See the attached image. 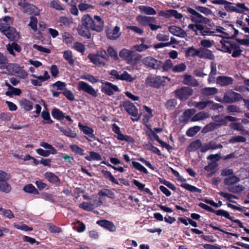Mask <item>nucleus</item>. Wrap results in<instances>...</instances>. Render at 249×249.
Segmentation results:
<instances>
[{"instance_id": "nucleus-12", "label": "nucleus", "mask_w": 249, "mask_h": 249, "mask_svg": "<svg viewBox=\"0 0 249 249\" xmlns=\"http://www.w3.org/2000/svg\"><path fill=\"white\" fill-rule=\"evenodd\" d=\"M99 196V200L96 202V206H100L103 203V197L107 196L109 198H113L114 197V193L111 190L107 189H103L98 192Z\"/></svg>"}, {"instance_id": "nucleus-3", "label": "nucleus", "mask_w": 249, "mask_h": 249, "mask_svg": "<svg viewBox=\"0 0 249 249\" xmlns=\"http://www.w3.org/2000/svg\"><path fill=\"white\" fill-rule=\"evenodd\" d=\"M6 69L10 74L22 79L26 78L28 75L27 71L17 64H8Z\"/></svg>"}, {"instance_id": "nucleus-46", "label": "nucleus", "mask_w": 249, "mask_h": 249, "mask_svg": "<svg viewBox=\"0 0 249 249\" xmlns=\"http://www.w3.org/2000/svg\"><path fill=\"white\" fill-rule=\"evenodd\" d=\"M85 158L89 160H102L101 156L98 153L94 151H90L89 156H86Z\"/></svg>"}, {"instance_id": "nucleus-29", "label": "nucleus", "mask_w": 249, "mask_h": 249, "mask_svg": "<svg viewBox=\"0 0 249 249\" xmlns=\"http://www.w3.org/2000/svg\"><path fill=\"white\" fill-rule=\"evenodd\" d=\"M211 71L209 75V78L208 79L209 83L213 82L214 81L215 75L217 73L216 69V63L214 62H212L210 65Z\"/></svg>"}, {"instance_id": "nucleus-35", "label": "nucleus", "mask_w": 249, "mask_h": 249, "mask_svg": "<svg viewBox=\"0 0 249 249\" xmlns=\"http://www.w3.org/2000/svg\"><path fill=\"white\" fill-rule=\"evenodd\" d=\"M56 127L59 129V130L63 132V133L68 136L71 138H75L76 137V134L74 131H72L70 128H65L62 126H59L58 124H56Z\"/></svg>"}, {"instance_id": "nucleus-17", "label": "nucleus", "mask_w": 249, "mask_h": 249, "mask_svg": "<svg viewBox=\"0 0 249 249\" xmlns=\"http://www.w3.org/2000/svg\"><path fill=\"white\" fill-rule=\"evenodd\" d=\"M136 20L140 24L144 26H149L151 23L156 22L155 18L142 15L138 16L136 18Z\"/></svg>"}, {"instance_id": "nucleus-59", "label": "nucleus", "mask_w": 249, "mask_h": 249, "mask_svg": "<svg viewBox=\"0 0 249 249\" xmlns=\"http://www.w3.org/2000/svg\"><path fill=\"white\" fill-rule=\"evenodd\" d=\"M102 173L106 178L108 179L110 181L116 184H119L118 181L113 176L111 172L107 171L102 170Z\"/></svg>"}, {"instance_id": "nucleus-1", "label": "nucleus", "mask_w": 249, "mask_h": 249, "mask_svg": "<svg viewBox=\"0 0 249 249\" xmlns=\"http://www.w3.org/2000/svg\"><path fill=\"white\" fill-rule=\"evenodd\" d=\"M220 44V50L223 52L231 54L233 57H238L241 55L242 51L238 44L229 41H221Z\"/></svg>"}, {"instance_id": "nucleus-41", "label": "nucleus", "mask_w": 249, "mask_h": 249, "mask_svg": "<svg viewBox=\"0 0 249 249\" xmlns=\"http://www.w3.org/2000/svg\"><path fill=\"white\" fill-rule=\"evenodd\" d=\"M136 79V76H132L126 71H124L120 74V80L125 81L128 82H133Z\"/></svg>"}, {"instance_id": "nucleus-48", "label": "nucleus", "mask_w": 249, "mask_h": 249, "mask_svg": "<svg viewBox=\"0 0 249 249\" xmlns=\"http://www.w3.org/2000/svg\"><path fill=\"white\" fill-rule=\"evenodd\" d=\"M196 112V110L194 108L187 109L182 116V120L184 122L187 121Z\"/></svg>"}, {"instance_id": "nucleus-42", "label": "nucleus", "mask_w": 249, "mask_h": 249, "mask_svg": "<svg viewBox=\"0 0 249 249\" xmlns=\"http://www.w3.org/2000/svg\"><path fill=\"white\" fill-rule=\"evenodd\" d=\"M180 186L192 193H200L201 192V190L200 189L186 182L181 183Z\"/></svg>"}, {"instance_id": "nucleus-2", "label": "nucleus", "mask_w": 249, "mask_h": 249, "mask_svg": "<svg viewBox=\"0 0 249 249\" xmlns=\"http://www.w3.org/2000/svg\"><path fill=\"white\" fill-rule=\"evenodd\" d=\"M18 5L20 10L24 14L38 15L40 13V10L36 7L26 0H19Z\"/></svg>"}, {"instance_id": "nucleus-43", "label": "nucleus", "mask_w": 249, "mask_h": 249, "mask_svg": "<svg viewBox=\"0 0 249 249\" xmlns=\"http://www.w3.org/2000/svg\"><path fill=\"white\" fill-rule=\"evenodd\" d=\"M216 164L211 163L205 167V170L208 172V177H210L215 174L216 172Z\"/></svg>"}, {"instance_id": "nucleus-14", "label": "nucleus", "mask_w": 249, "mask_h": 249, "mask_svg": "<svg viewBox=\"0 0 249 249\" xmlns=\"http://www.w3.org/2000/svg\"><path fill=\"white\" fill-rule=\"evenodd\" d=\"M101 90L103 92L108 95H111L114 92L119 91V89L117 86L113 84L106 82L102 86Z\"/></svg>"}, {"instance_id": "nucleus-15", "label": "nucleus", "mask_w": 249, "mask_h": 249, "mask_svg": "<svg viewBox=\"0 0 249 249\" xmlns=\"http://www.w3.org/2000/svg\"><path fill=\"white\" fill-rule=\"evenodd\" d=\"M94 20H93L92 23V27L90 30L98 32H100L103 30L104 23L102 19L100 16H94Z\"/></svg>"}, {"instance_id": "nucleus-26", "label": "nucleus", "mask_w": 249, "mask_h": 249, "mask_svg": "<svg viewBox=\"0 0 249 249\" xmlns=\"http://www.w3.org/2000/svg\"><path fill=\"white\" fill-rule=\"evenodd\" d=\"M12 20L10 17L5 16L2 19H0V31L2 32L10 27Z\"/></svg>"}, {"instance_id": "nucleus-11", "label": "nucleus", "mask_w": 249, "mask_h": 249, "mask_svg": "<svg viewBox=\"0 0 249 249\" xmlns=\"http://www.w3.org/2000/svg\"><path fill=\"white\" fill-rule=\"evenodd\" d=\"M142 62L146 66L154 69L160 68L161 64L160 61L158 60L151 56H147L144 58Z\"/></svg>"}, {"instance_id": "nucleus-49", "label": "nucleus", "mask_w": 249, "mask_h": 249, "mask_svg": "<svg viewBox=\"0 0 249 249\" xmlns=\"http://www.w3.org/2000/svg\"><path fill=\"white\" fill-rule=\"evenodd\" d=\"M173 67V63L172 62V60L169 59H167L161 67L163 71H168L170 70L172 71Z\"/></svg>"}, {"instance_id": "nucleus-7", "label": "nucleus", "mask_w": 249, "mask_h": 249, "mask_svg": "<svg viewBox=\"0 0 249 249\" xmlns=\"http://www.w3.org/2000/svg\"><path fill=\"white\" fill-rule=\"evenodd\" d=\"M242 98L241 94L231 90L226 91L224 94V101L226 103H233L241 100Z\"/></svg>"}, {"instance_id": "nucleus-56", "label": "nucleus", "mask_w": 249, "mask_h": 249, "mask_svg": "<svg viewBox=\"0 0 249 249\" xmlns=\"http://www.w3.org/2000/svg\"><path fill=\"white\" fill-rule=\"evenodd\" d=\"M107 54L109 58L110 57L114 60H117L119 59L117 53L111 47H108L107 49Z\"/></svg>"}, {"instance_id": "nucleus-37", "label": "nucleus", "mask_w": 249, "mask_h": 249, "mask_svg": "<svg viewBox=\"0 0 249 249\" xmlns=\"http://www.w3.org/2000/svg\"><path fill=\"white\" fill-rule=\"evenodd\" d=\"M209 116V114L208 112H199L195 115L192 118L191 121L192 122H196L198 121L203 120L205 119L208 118Z\"/></svg>"}, {"instance_id": "nucleus-25", "label": "nucleus", "mask_w": 249, "mask_h": 249, "mask_svg": "<svg viewBox=\"0 0 249 249\" xmlns=\"http://www.w3.org/2000/svg\"><path fill=\"white\" fill-rule=\"evenodd\" d=\"M182 83L184 85L194 87L197 86L198 85V82L197 80L192 76L188 74H184L183 75Z\"/></svg>"}, {"instance_id": "nucleus-16", "label": "nucleus", "mask_w": 249, "mask_h": 249, "mask_svg": "<svg viewBox=\"0 0 249 249\" xmlns=\"http://www.w3.org/2000/svg\"><path fill=\"white\" fill-rule=\"evenodd\" d=\"M78 127L84 134L88 136V138H87V139L89 141L91 142L95 139L94 130L92 128L88 126L84 125L81 123H79Z\"/></svg>"}, {"instance_id": "nucleus-8", "label": "nucleus", "mask_w": 249, "mask_h": 249, "mask_svg": "<svg viewBox=\"0 0 249 249\" xmlns=\"http://www.w3.org/2000/svg\"><path fill=\"white\" fill-rule=\"evenodd\" d=\"M112 131L115 133L117 140L122 141H125L129 143H133L134 140L132 137L124 135L121 131L120 127L115 124H112Z\"/></svg>"}, {"instance_id": "nucleus-61", "label": "nucleus", "mask_w": 249, "mask_h": 249, "mask_svg": "<svg viewBox=\"0 0 249 249\" xmlns=\"http://www.w3.org/2000/svg\"><path fill=\"white\" fill-rule=\"evenodd\" d=\"M196 9L206 16L213 15L212 10L206 7L197 6L196 7Z\"/></svg>"}, {"instance_id": "nucleus-64", "label": "nucleus", "mask_w": 249, "mask_h": 249, "mask_svg": "<svg viewBox=\"0 0 249 249\" xmlns=\"http://www.w3.org/2000/svg\"><path fill=\"white\" fill-rule=\"evenodd\" d=\"M70 148L75 154L80 156H83L84 155V150L76 144L70 145Z\"/></svg>"}, {"instance_id": "nucleus-57", "label": "nucleus", "mask_w": 249, "mask_h": 249, "mask_svg": "<svg viewBox=\"0 0 249 249\" xmlns=\"http://www.w3.org/2000/svg\"><path fill=\"white\" fill-rule=\"evenodd\" d=\"M11 190V186L7 181L0 182V191L6 193H9Z\"/></svg>"}, {"instance_id": "nucleus-13", "label": "nucleus", "mask_w": 249, "mask_h": 249, "mask_svg": "<svg viewBox=\"0 0 249 249\" xmlns=\"http://www.w3.org/2000/svg\"><path fill=\"white\" fill-rule=\"evenodd\" d=\"M122 106L130 115L133 117L138 116V109L132 103L129 101H125L122 103Z\"/></svg>"}, {"instance_id": "nucleus-52", "label": "nucleus", "mask_w": 249, "mask_h": 249, "mask_svg": "<svg viewBox=\"0 0 249 249\" xmlns=\"http://www.w3.org/2000/svg\"><path fill=\"white\" fill-rule=\"evenodd\" d=\"M132 164L133 167L138 171L145 174H148L147 169L140 163L137 161H132Z\"/></svg>"}, {"instance_id": "nucleus-39", "label": "nucleus", "mask_w": 249, "mask_h": 249, "mask_svg": "<svg viewBox=\"0 0 249 249\" xmlns=\"http://www.w3.org/2000/svg\"><path fill=\"white\" fill-rule=\"evenodd\" d=\"M64 58L68 61L69 64L71 66H73L74 61L73 59L72 52L71 50H67L63 53Z\"/></svg>"}, {"instance_id": "nucleus-28", "label": "nucleus", "mask_w": 249, "mask_h": 249, "mask_svg": "<svg viewBox=\"0 0 249 249\" xmlns=\"http://www.w3.org/2000/svg\"><path fill=\"white\" fill-rule=\"evenodd\" d=\"M44 177L50 182L58 185L60 183V180L58 177L52 172H47L44 174Z\"/></svg>"}, {"instance_id": "nucleus-36", "label": "nucleus", "mask_w": 249, "mask_h": 249, "mask_svg": "<svg viewBox=\"0 0 249 249\" xmlns=\"http://www.w3.org/2000/svg\"><path fill=\"white\" fill-rule=\"evenodd\" d=\"M6 47L8 52L14 56L15 55V54L14 52V50L18 53L20 52L21 51V48L20 46L15 42H13L11 44H8L6 45Z\"/></svg>"}, {"instance_id": "nucleus-10", "label": "nucleus", "mask_w": 249, "mask_h": 249, "mask_svg": "<svg viewBox=\"0 0 249 249\" xmlns=\"http://www.w3.org/2000/svg\"><path fill=\"white\" fill-rule=\"evenodd\" d=\"M119 56L121 58L125 60L128 64H135L134 62V52L133 51L125 49H123L120 51Z\"/></svg>"}, {"instance_id": "nucleus-55", "label": "nucleus", "mask_w": 249, "mask_h": 249, "mask_svg": "<svg viewBox=\"0 0 249 249\" xmlns=\"http://www.w3.org/2000/svg\"><path fill=\"white\" fill-rule=\"evenodd\" d=\"M200 51L193 47H190L186 51V56L194 57L199 54Z\"/></svg>"}, {"instance_id": "nucleus-5", "label": "nucleus", "mask_w": 249, "mask_h": 249, "mask_svg": "<svg viewBox=\"0 0 249 249\" xmlns=\"http://www.w3.org/2000/svg\"><path fill=\"white\" fill-rule=\"evenodd\" d=\"M187 11L191 14L190 19L195 23L194 24H208L210 21L209 18L204 17L192 8H187Z\"/></svg>"}, {"instance_id": "nucleus-38", "label": "nucleus", "mask_w": 249, "mask_h": 249, "mask_svg": "<svg viewBox=\"0 0 249 249\" xmlns=\"http://www.w3.org/2000/svg\"><path fill=\"white\" fill-rule=\"evenodd\" d=\"M40 146L43 147L44 149H47L46 150L50 154L55 155L57 153V150L51 144L45 142H41L40 143Z\"/></svg>"}, {"instance_id": "nucleus-34", "label": "nucleus", "mask_w": 249, "mask_h": 249, "mask_svg": "<svg viewBox=\"0 0 249 249\" xmlns=\"http://www.w3.org/2000/svg\"><path fill=\"white\" fill-rule=\"evenodd\" d=\"M96 202H95L94 203H92L91 202H83L79 204V207L84 210L91 211L97 207Z\"/></svg>"}, {"instance_id": "nucleus-31", "label": "nucleus", "mask_w": 249, "mask_h": 249, "mask_svg": "<svg viewBox=\"0 0 249 249\" xmlns=\"http://www.w3.org/2000/svg\"><path fill=\"white\" fill-rule=\"evenodd\" d=\"M93 20L89 14L84 15L81 18V24L88 28L91 29Z\"/></svg>"}, {"instance_id": "nucleus-40", "label": "nucleus", "mask_w": 249, "mask_h": 249, "mask_svg": "<svg viewBox=\"0 0 249 249\" xmlns=\"http://www.w3.org/2000/svg\"><path fill=\"white\" fill-rule=\"evenodd\" d=\"M187 69V66L184 63H180L174 66L172 72L181 73L184 72Z\"/></svg>"}, {"instance_id": "nucleus-27", "label": "nucleus", "mask_w": 249, "mask_h": 249, "mask_svg": "<svg viewBox=\"0 0 249 249\" xmlns=\"http://www.w3.org/2000/svg\"><path fill=\"white\" fill-rule=\"evenodd\" d=\"M90 29L85 27L83 25H79L77 28L78 34L87 38H89L91 36L90 33Z\"/></svg>"}, {"instance_id": "nucleus-63", "label": "nucleus", "mask_w": 249, "mask_h": 249, "mask_svg": "<svg viewBox=\"0 0 249 249\" xmlns=\"http://www.w3.org/2000/svg\"><path fill=\"white\" fill-rule=\"evenodd\" d=\"M72 48L82 54L84 53L85 51V45L83 43L79 42L74 43Z\"/></svg>"}, {"instance_id": "nucleus-45", "label": "nucleus", "mask_w": 249, "mask_h": 249, "mask_svg": "<svg viewBox=\"0 0 249 249\" xmlns=\"http://www.w3.org/2000/svg\"><path fill=\"white\" fill-rule=\"evenodd\" d=\"M51 114L53 118L57 120H61L65 117L64 113L58 108H53Z\"/></svg>"}, {"instance_id": "nucleus-22", "label": "nucleus", "mask_w": 249, "mask_h": 249, "mask_svg": "<svg viewBox=\"0 0 249 249\" xmlns=\"http://www.w3.org/2000/svg\"><path fill=\"white\" fill-rule=\"evenodd\" d=\"M3 34L10 40L13 41L17 39L18 35L15 29L9 27L2 32Z\"/></svg>"}, {"instance_id": "nucleus-58", "label": "nucleus", "mask_w": 249, "mask_h": 249, "mask_svg": "<svg viewBox=\"0 0 249 249\" xmlns=\"http://www.w3.org/2000/svg\"><path fill=\"white\" fill-rule=\"evenodd\" d=\"M214 213L216 215L222 216L229 220H233V217L230 216L229 213L227 211L224 210L220 209L216 210Z\"/></svg>"}, {"instance_id": "nucleus-50", "label": "nucleus", "mask_w": 249, "mask_h": 249, "mask_svg": "<svg viewBox=\"0 0 249 249\" xmlns=\"http://www.w3.org/2000/svg\"><path fill=\"white\" fill-rule=\"evenodd\" d=\"M31 76L34 78H36L41 84L42 82L49 79L50 77L48 72L47 71H44L42 76H36L34 74H32L31 75Z\"/></svg>"}, {"instance_id": "nucleus-24", "label": "nucleus", "mask_w": 249, "mask_h": 249, "mask_svg": "<svg viewBox=\"0 0 249 249\" xmlns=\"http://www.w3.org/2000/svg\"><path fill=\"white\" fill-rule=\"evenodd\" d=\"M233 79L231 77L220 76L216 78V83L221 86H228L232 84Z\"/></svg>"}, {"instance_id": "nucleus-30", "label": "nucleus", "mask_w": 249, "mask_h": 249, "mask_svg": "<svg viewBox=\"0 0 249 249\" xmlns=\"http://www.w3.org/2000/svg\"><path fill=\"white\" fill-rule=\"evenodd\" d=\"M138 8L141 13L145 15H155L157 13L156 10L153 8L148 6L140 5Z\"/></svg>"}, {"instance_id": "nucleus-54", "label": "nucleus", "mask_w": 249, "mask_h": 249, "mask_svg": "<svg viewBox=\"0 0 249 249\" xmlns=\"http://www.w3.org/2000/svg\"><path fill=\"white\" fill-rule=\"evenodd\" d=\"M210 104H212L211 100H206L198 102L197 103L196 108L199 110H202L207 107L210 108Z\"/></svg>"}, {"instance_id": "nucleus-62", "label": "nucleus", "mask_w": 249, "mask_h": 249, "mask_svg": "<svg viewBox=\"0 0 249 249\" xmlns=\"http://www.w3.org/2000/svg\"><path fill=\"white\" fill-rule=\"evenodd\" d=\"M219 194L221 196L223 197L225 199L229 201L230 202H232V203H235V201L234 200V199H237V197L231 194L224 193V192H220L219 193Z\"/></svg>"}, {"instance_id": "nucleus-32", "label": "nucleus", "mask_w": 249, "mask_h": 249, "mask_svg": "<svg viewBox=\"0 0 249 249\" xmlns=\"http://www.w3.org/2000/svg\"><path fill=\"white\" fill-rule=\"evenodd\" d=\"M212 118L218 127L221 125H227V124L226 116L223 117L220 115H216L213 117Z\"/></svg>"}, {"instance_id": "nucleus-47", "label": "nucleus", "mask_w": 249, "mask_h": 249, "mask_svg": "<svg viewBox=\"0 0 249 249\" xmlns=\"http://www.w3.org/2000/svg\"><path fill=\"white\" fill-rule=\"evenodd\" d=\"M249 11V8L243 3H237L235 4V12L244 13Z\"/></svg>"}, {"instance_id": "nucleus-20", "label": "nucleus", "mask_w": 249, "mask_h": 249, "mask_svg": "<svg viewBox=\"0 0 249 249\" xmlns=\"http://www.w3.org/2000/svg\"><path fill=\"white\" fill-rule=\"evenodd\" d=\"M88 58L94 64L99 67H106L107 64L104 61L99 58V56L96 53H89L88 56Z\"/></svg>"}, {"instance_id": "nucleus-23", "label": "nucleus", "mask_w": 249, "mask_h": 249, "mask_svg": "<svg viewBox=\"0 0 249 249\" xmlns=\"http://www.w3.org/2000/svg\"><path fill=\"white\" fill-rule=\"evenodd\" d=\"M160 77L154 75L148 76L145 81V84L147 85L152 87H158L160 85Z\"/></svg>"}, {"instance_id": "nucleus-21", "label": "nucleus", "mask_w": 249, "mask_h": 249, "mask_svg": "<svg viewBox=\"0 0 249 249\" xmlns=\"http://www.w3.org/2000/svg\"><path fill=\"white\" fill-rule=\"evenodd\" d=\"M169 31L172 35L178 37L184 38L187 36V34L180 27H177L176 26H171L169 27Z\"/></svg>"}, {"instance_id": "nucleus-33", "label": "nucleus", "mask_w": 249, "mask_h": 249, "mask_svg": "<svg viewBox=\"0 0 249 249\" xmlns=\"http://www.w3.org/2000/svg\"><path fill=\"white\" fill-rule=\"evenodd\" d=\"M21 107L26 111H30L33 109V103L26 99H22L19 101Z\"/></svg>"}, {"instance_id": "nucleus-44", "label": "nucleus", "mask_w": 249, "mask_h": 249, "mask_svg": "<svg viewBox=\"0 0 249 249\" xmlns=\"http://www.w3.org/2000/svg\"><path fill=\"white\" fill-rule=\"evenodd\" d=\"M201 92L206 96H211L216 94L218 89L215 88H205L201 90Z\"/></svg>"}, {"instance_id": "nucleus-4", "label": "nucleus", "mask_w": 249, "mask_h": 249, "mask_svg": "<svg viewBox=\"0 0 249 249\" xmlns=\"http://www.w3.org/2000/svg\"><path fill=\"white\" fill-rule=\"evenodd\" d=\"M188 28L194 31L196 35L211 36L213 33L210 28L200 24H190Z\"/></svg>"}, {"instance_id": "nucleus-18", "label": "nucleus", "mask_w": 249, "mask_h": 249, "mask_svg": "<svg viewBox=\"0 0 249 249\" xmlns=\"http://www.w3.org/2000/svg\"><path fill=\"white\" fill-rule=\"evenodd\" d=\"M120 28L116 26L113 28H108L107 30V36L108 38L114 40L119 37L121 35Z\"/></svg>"}, {"instance_id": "nucleus-9", "label": "nucleus", "mask_w": 249, "mask_h": 249, "mask_svg": "<svg viewBox=\"0 0 249 249\" xmlns=\"http://www.w3.org/2000/svg\"><path fill=\"white\" fill-rule=\"evenodd\" d=\"M77 89L79 91L82 90L93 97H96L98 96L96 91L90 85L84 81H79L77 84Z\"/></svg>"}, {"instance_id": "nucleus-60", "label": "nucleus", "mask_w": 249, "mask_h": 249, "mask_svg": "<svg viewBox=\"0 0 249 249\" xmlns=\"http://www.w3.org/2000/svg\"><path fill=\"white\" fill-rule=\"evenodd\" d=\"M217 128H218V127L217 126V124H216L215 123H211L203 127V128L202 130V132L203 133H206L208 132L215 130V129H217Z\"/></svg>"}, {"instance_id": "nucleus-51", "label": "nucleus", "mask_w": 249, "mask_h": 249, "mask_svg": "<svg viewBox=\"0 0 249 249\" xmlns=\"http://www.w3.org/2000/svg\"><path fill=\"white\" fill-rule=\"evenodd\" d=\"M239 181V178L235 176L231 175L224 179V182L226 185H230Z\"/></svg>"}, {"instance_id": "nucleus-19", "label": "nucleus", "mask_w": 249, "mask_h": 249, "mask_svg": "<svg viewBox=\"0 0 249 249\" xmlns=\"http://www.w3.org/2000/svg\"><path fill=\"white\" fill-rule=\"evenodd\" d=\"M97 224L110 232H115L116 227L113 223L107 220H101L97 221Z\"/></svg>"}, {"instance_id": "nucleus-53", "label": "nucleus", "mask_w": 249, "mask_h": 249, "mask_svg": "<svg viewBox=\"0 0 249 249\" xmlns=\"http://www.w3.org/2000/svg\"><path fill=\"white\" fill-rule=\"evenodd\" d=\"M23 190L26 193L36 195L38 194L39 193L38 190L32 184L25 186L23 188Z\"/></svg>"}, {"instance_id": "nucleus-6", "label": "nucleus", "mask_w": 249, "mask_h": 249, "mask_svg": "<svg viewBox=\"0 0 249 249\" xmlns=\"http://www.w3.org/2000/svg\"><path fill=\"white\" fill-rule=\"evenodd\" d=\"M176 97L181 101L188 99L193 93V90L188 87H184L176 89L175 91Z\"/></svg>"}]
</instances>
